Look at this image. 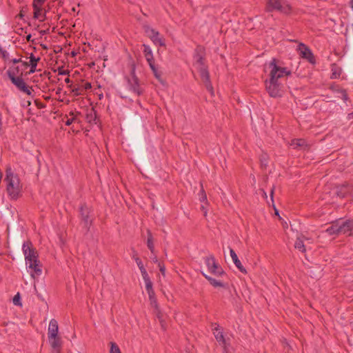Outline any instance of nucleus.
<instances>
[{"mask_svg": "<svg viewBox=\"0 0 353 353\" xmlns=\"http://www.w3.org/2000/svg\"><path fill=\"white\" fill-rule=\"evenodd\" d=\"M270 68L269 79L265 81L266 90L271 97H281L283 94V85L280 82L284 77L292 74L290 70L279 64V61L272 59L269 63Z\"/></svg>", "mask_w": 353, "mask_h": 353, "instance_id": "nucleus-1", "label": "nucleus"}, {"mask_svg": "<svg viewBox=\"0 0 353 353\" xmlns=\"http://www.w3.org/2000/svg\"><path fill=\"white\" fill-rule=\"evenodd\" d=\"M7 192L13 199H17L20 194L19 179L13 174L10 168L6 170Z\"/></svg>", "mask_w": 353, "mask_h": 353, "instance_id": "nucleus-2", "label": "nucleus"}, {"mask_svg": "<svg viewBox=\"0 0 353 353\" xmlns=\"http://www.w3.org/2000/svg\"><path fill=\"white\" fill-rule=\"evenodd\" d=\"M22 250L25 256L26 265H39V254L37 249L30 241L23 243Z\"/></svg>", "mask_w": 353, "mask_h": 353, "instance_id": "nucleus-3", "label": "nucleus"}, {"mask_svg": "<svg viewBox=\"0 0 353 353\" xmlns=\"http://www.w3.org/2000/svg\"><path fill=\"white\" fill-rule=\"evenodd\" d=\"M265 10L268 12L277 10L285 14H289L292 9L287 0H267Z\"/></svg>", "mask_w": 353, "mask_h": 353, "instance_id": "nucleus-4", "label": "nucleus"}, {"mask_svg": "<svg viewBox=\"0 0 353 353\" xmlns=\"http://www.w3.org/2000/svg\"><path fill=\"white\" fill-rule=\"evenodd\" d=\"M205 48L202 46H197L194 50V54L193 56L195 65L199 70L200 74H201V71L203 70H208V67L205 64Z\"/></svg>", "mask_w": 353, "mask_h": 353, "instance_id": "nucleus-5", "label": "nucleus"}, {"mask_svg": "<svg viewBox=\"0 0 353 353\" xmlns=\"http://www.w3.org/2000/svg\"><path fill=\"white\" fill-rule=\"evenodd\" d=\"M135 70V65L133 64L130 70V75L132 78L125 77V79L128 81L130 90L136 93L138 96H140L143 94V89L140 87L139 79L136 75Z\"/></svg>", "mask_w": 353, "mask_h": 353, "instance_id": "nucleus-6", "label": "nucleus"}, {"mask_svg": "<svg viewBox=\"0 0 353 353\" xmlns=\"http://www.w3.org/2000/svg\"><path fill=\"white\" fill-rule=\"evenodd\" d=\"M212 330L213 332V334L216 340V341L223 347V352L224 353H228V343L227 340L225 339L223 330L221 328V327L216 323H213L211 325Z\"/></svg>", "mask_w": 353, "mask_h": 353, "instance_id": "nucleus-7", "label": "nucleus"}, {"mask_svg": "<svg viewBox=\"0 0 353 353\" xmlns=\"http://www.w3.org/2000/svg\"><path fill=\"white\" fill-rule=\"evenodd\" d=\"M79 212L81 222L83 223L84 227L87 230H89L90 227L92 225V219L90 218V214L91 212L90 208L84 203L81 205Z\"/></svg>", "mask_w": 353, "mask_h": 353, "instance_id": "nucleus-8", "label": "nucleus"}, {"mask_svg": "<svg viewBox=\"0 0 353 353\" xmlns=\"http://www.w3.org/2000/svg\"><path fill=\"white\" fill-rule=\"evenodd\" d=\"M145 32L148 33V37L155 45H159L160 46H165L164 38L161 37L160 33L158 31L148 27L145 30Z\"/></svg>", "mask_w": 353, "mask_h": 353, "instance_id": "nucleus-9", "label": "nucleus"}, {"mask_svg": "<svg viewBox=\"0 0 353 353\" xmlns=\"http://www.w3.org/2000/svg\"><path fill=\"white\" fill-rule=\"evenodd\" d=\"M298 50H299L300 55L302 58L307 60L310 63H315L314 56L307 46L303 43H300L298 46Z\"/></svg>", "mask_w": 353, "mask_h": 353, "instance_id": "nucleus-10", "label": "nucleus"}, {"mask_svg": "<svg viewBox=\"0 0 353 353\" xmlns=\"http://www.w3.org/2000/svg\"><path fill=\"white\" fill-rule=\"evenodd\" d=\"M10 80L20 91L28 95H30L32 94L30 88L26 85L21 77H12Z\"/></svg>", "mask_w": 353, "mask_h": 353, "instance_id": "nucleus-11", "label": "nucleus"}, {"mask_svg": "<svg viewBox=\"0 0 353 353\" xmlns=\"http://www.w3.org/2000/svg\"><path fill=\"white\" fill-rule=\"evenodd\" d=\"M353 191V186L348 183L337 185L336 188V194L340 198L347 196Z\"/></svg>", "mask_w": 353, "mask_h": 353, "instance_id": "nucleus-12", "label": "nucleus"}, {"mask_svg": "<svg viewBox=\"0 0 353 353\" xmlns=\"http://www.w3.org/2000/svg\"><path fill=\"white\" fill-rule=\"evenodd\" d=\"M48 341L52 349V353H61L62 341L59 336L48 337Z\"/></svg>", "mask_w": 353, "mask_h": 353, "instance_id": "nucleus-13", "label": "nucleus"}, {"mask_svg": "<svg viewBox=\"0 0 353 353\" xmlns=\"http://www.w3.org/2000/svg\"><path fill=\"white\" fill-rule=\"evenodd\" d=\"M201 79L203 82L206 90L211 93L212 95L214 94V89L211 83L210 79V73L208 70H203L201 71V74H200Z\"/></svg>", "mask_w": 353, "mask_h": 353, "instance_id": "nucleus-14", "label": "nucleus"}, {"mask_svg": "<svg viewBox=\"0 0 353 353\" xmlns=\"http://www.w3.org/2000/svg\"><path fill=\"white\" fill-rule=\"evenodd\" d=\"M204 272L215 278L225 274V271L223 270L222 266H208L206 271Z\"/></svg>", "mask_w": 353, "mask_h": 353, "instance_id": "nucleus-15", "label": "nucleus"}, {"mask_svg": "<svg viewBox=\"0 0 353 353\" xmlns=\"http://www.w3.org/2000/svg\"><path fill=\"white\" fill-rule=\"evenodd\" d=\"M340 226V232L343 234H347L349 236L353 235V221L347 220L343 221Z\"/></svg>", "mask_w": 353, "mask_h": 353, "instance_id": "nucleus-16", "label": "nucleus"}, {"mask_svg": "<svg viewBox=\"0 0 353 353\" xmlns=\"http://www.w3.org/2000/svg\"><path fill=\"white\" fill-rule=\"evenodd\" d=\"M59 332L58 322L56 319H52L49 323L48 329V337L57 336Z\"/></svg>", "mask_w": 353, "mask_h": 353, "instance_id": "nucleus-17", "label": "nucleus"}, {"mask_svg": "<svg viewBox=\"0 0 353 353\" xmlns=\"http://www.w3.org/2000/svg\"><path fill=\"white\" fill-rule=\"evenodd\" d=\"M290 145L292 146L294 149H300L304 150L309 149V145L303 139H292Z\"/></svg>", "mask_w": 353, "mask_h": 353, "instance_id": "nucleus-18", "label": "nucleus"}, {"mask_svg": "<svg viewBox=\"0 0 353 353\" xmlns=\"http://www.w3.org/2000/svg\"><path fill=\"white\" fill-rule=\"evenodd\" d=\"M41 268V266H26V270L32 279H37L42 274L43 270Z\"/></svg>", "mask_w": 353, "mask_h": 353, "instance_id": "nucleus-19", "label": "nucleus"}, {"mask_svg": "<svg viewBox=\"0 0 353 353\" xmlns=\"http://www.w3.org/2000/svg\"><path fill=\"white\" fill-rule=\"evenodd\" d=\"M201 273L205 277V279L208 280L210 284L214 287H223V283L221 281H219L215 277H213L208 274L207 273L204 272V271H201Z\"/></svg>", "mask_w": 353, "mask_h": 353, "instance_id": "nucleus-20", "label": "nucleus"}, {"mask_svg": "<svg viewBox=\"0 0 353 353\" xmlns=\"http://www.w3.org/2000/svg\"><path fill=\"white\" fill-rule=\"evenodd\" d=\"M40 60L39 57L36 58L33 54H30L29 65L30 66L29 74H32L36 71L37 63Z\"/></svg>", "mask_w": 353, "mask_h": 353, "instance_id": "nucleus-21", "label": "nucleus"}, {"mask_svg": "<svg viewBox=\"0 0 353 353\" xmlns=\"http://www.w3.org/2000/svg\"><path fill=\"white\" fill-rule=\"evenodd\" d=\"M326 232L329 235H334L341 233L340 232V226L339 223H334L331 226L328 227L326 229Z\"/></svg>", "mask_w": 353, "mask_h": 353, "instance_id": "nucleus-22", "label": "nucleus"}, {"mask_svg": "<svg viewBox=\"0 0 353 353\" xmlns=\"http://www.w3.org/2000/svg\"><path fill=\"white\" fill-rule=\"evenodd\" d=\"M19 74H21L22 73L20 72V69H19V66L10 67L7 70V74H8V77L9 79L12 78V77H18L17 75Z\"/></svg>", "mask_w": 353, "mask_h": 353, "instance_id": "nucleus-23", "label": "nucleus"}, {"mask_svg": "<svg viewBox=\"0 0 353 353\" xmlns=\"http://www.w3.org/2000/svg\"><path fill=\"white\" fill-rule=\"evenodd\" d=\"M147 246L148 249L153 253L154 250V240L150 230H148Z\"/></svg>", "mask_w": 353, "mask_h": 353, "instance_id": "nucleus-24", "label": "nucleus"}, {"mask_svg": "<svg viewBox=\"0 0 353 353\" xmlns=\"http://www.w3.org/2000/svg\"><path fill=\"white\" fill-rule=\"evenodd\" d=\"M303 239H305L303 236L301 237H298L294 243L295 248L298 249L301 252H305V245L303 243Z\"/></svg>", "mask_w": 353, "mask_h": 353, "instance_id": "nucleus-25", "label": "nucleus"}, {"mask_svg": "<svg viewBox=\"0 0 353 353\" xmlns=\"http://www.w3.org/2000/svg\"><path fill=\"white\" fill-rule=\"evenodd\" d=\"M155 78L160 82H162L161 75L162 72L159 70L156 65H151L150 67Z\"/></svg>", "mask_w": 353, "mask_h": 353, "instance_id": "nucleus-26", "label": "nucleus"}, {"mask_svg": "<svg viewBox=\"0 0 353 353\" xmlns=\"http://www.w3.org/2000/svg\"><path fill=\"white\" fill-rule=\"evenodd\" d=\"M143 52L145 58L153 57L152 51L149 46H148L146 44H143Z\"/></svg>", "mask_w": 353, "mask_h": 353, "instance_id": "nucleus-27", "label": "nucleus"}, {"mask_svg": "<svg viewBox=\"0 0 353 353\" xmlns=\"http://www.w3.org/2000/svg\"><path fill=\"white\" fill-rule=\"evenodd\" d=\"M145 290L148 294V296H152L154 295V292L152 288V283L151 280L145 282Z\"/></svg>", "mask_w": 353, "mask_h": 353, "instance_id": "nucleus-28", "label": "nucleus"}, {"mask_svg": "<svg viewBox=\"0 0 353 353\" xmlns=\"http://www.w3.org/2000/svg\"><path fill=\"white\" fill-rule=\"evenodd\" d=\"M86 119H87L88 121L90 123H91L92 121H94V123H96L95 121L97 119V114H96V112L94 111V109H92L90 110V112L87 113Z\"/></svg>", "mask_w": 353, "mask_h": 353, "instance_id": "nucleus-29", "label": "nucleus"}, {"mask_svg": "<svg viewBox=\"0 0 353 353\" xmlns=\"http://www.w3.org/2000/svg\"><path fill=\"white\" fill-rule=\"evenodd\" d=\"M79 114H81V112H77L76 114H74L73 112H70V115L72 116V118L68 119L65 121V125H70L73 122L77 121V115H79Z\"/></svg>", "mask_w": 353, "mask_h": 353, "instance_id": "nucleus-30", "label": "nucleus"}, {"mask_svg": "<svg viewBox=\"0 0 353 353\" xmlns=\"http://www.w3.org/2000/svg\"><path fill=\"white\" fill-rule=\"evenodd\" d=\"M34 9V18L39 19L41 17L42 9L41 7L37 6L36 5H32Z\"/></svg>", "mask_w": 353, "mask_h": 353, "instance_id": "nucleus-31", "label": "nucleus"}, {"mask_svg": "<svg viewBox=\"0 0 353 353\" xmlns=\"http://www.w3.org/2000/svg\"><path fill=\"white\" fill-rule=\"evenodd\" d=\"M230 252L234 265H241L236 252L232 249H230Z\"/></svg>", "mask_w": 353, "mask_h": 353, "instance_id": "nucleus-32", "label": "nucleus"}, {"mask_svg": "<svg viewBox=\"0 0 353 353\" xmlns=\"http://www.w3.org/2000/svg\"><path fill=\"white\" fill-rule=\"evenodd\" d=\"M140 271L141 272V275L145 282L150 281V276L144 268V266H139Z\"/></svg>", "mask_w": 353, "mask_h": 353, "instance_id": "nucleus-33", "label": "nucleus"}, {"mask_svg": "<svg viewBox=\"0 0 353 353\" xmlns=\"http://www.w3.org/2000/svg\"><path fill=\"white\" fill-rule=\"evenodd\" d=\"M111 347L110 353H121L119 346L114 342L110 343Z\"/></svg>", "mask_w": 353, "mask_h": 353, "instance_id": "nucleus-34", "label": "nucleus"}, {"mask_svg": "<svg viewBox=\"0 0 353 353\" xmlns=\"http://www.w3.org/2000/svg\"><path fill=\"white\" fill-rule=\"evenodd\" d=\"M72 92L74 94V96H79L83 94V89L82 88H80L79 86L74 87L72 89Z\"/></svg>", "mask_w": 353, "mask_h": 353, "instance_id": "nucleus-35", "label": "nucleus"}, {"mask_svg": "<svg viewBox=\"0 0 353 353\" xmlns=\"http://www.w3.org/2000/svg\"><path fill=\"white\" fill-rule=\"evenodd\" d=\"M339 94H341V99L345 102H346L349 99L347 94V92H346L345 90H344V89H339Z\"/></svg>", "mask_w": 353, "mask_h": 353, "instance_id": "nucleus-36", "label": "nucleus"}, {"mask_svg": "<svg viewBox=\"0 0 353 353\" xmlns=\"http://www.w3.org/2000/svg\"><path fill=\"white\" fill-rule=\"evenodd\" d=\"M13 303L15 305H20L21 306L22 305V303L21 302L20 294L19 292H17V294L14 295V296L13 298Z\"/></svg>", "mask_w": 353, "mask_h": 353, "instance_id": "nucleus-37", "label": "nucleus"}, {"mask_svg": "<svg viewBox=\"0 0 353 353\" xmlns=\"http://www.w3.org/2000/svg\"><path fill=\"white\" fill-rule=\"evenodd\" d=\"M205 263L208 265H217L216 263L215 259L212 256H210L206 257V259H205Z\"/></svg>", "mask_w": 353, "mask_h": 353, "instance_id": "nucleus-38", "label": "nucleus"}, {"mask_svg": "<svg viewBox=\"0 0 353 353\" xmlns=\"http://www.w3.org/2000/svg\"><path fill=\"white\" fill-rule=\"evenodd\" d=\"M149 299H150L151 305L152 306H154L156 309H157L158 305H157V299H156L154 295H153L152 296H149Z\"/></svg>", "mask_w": 353, "mask_h": 353, "instance_id": "nucleus-39", "label": "nucleus"}, {"mask_svg": "<svg viewBox=\"0 0 353 353\" xmlns=\"http://www.w3.org/2000/svg\"><path fill=\"white\" fill-rule=\"evenodd\" d=\"M58 73L59 75H65L69 74V70H65L63 69V67L58 68Z\"/></svg>", "mask_w": 353, "mask_h": 353, "instance_id": "nucleus-40", "label": "nucleus"}, {"mask_svg": "<svg viewBox=\"0 0 353 353\" xmlns=\"http://www.w3.org/2000/svg\"><path fill=\"white\" fill-rule=\"evenodd\" d=\"M201 196L200 197V201L201 202L207 201L206 194L203 188L201 190Z\"/></svg>", "mask_w": 353, "mask_h": 353, "instance_id": "nucleus-41", "label": "nucleus"}, {"mask_svg": "<svg viewBox=\"0 0 353 353\" xmlns=\"http://www.w3.org/2000/svg\"><path fill=\"white\" fill-rule=\"evenodd\" d=\"M45 1L46 0H34L32 5H36L37 6L42 7Z\"/></svg>", "mask_w": 353, "mask_h": 353, "instance_id": "nucleus-42", "label": "nucleus"}, {"mask_svg": "<svg viewBox=\"0 0 353 353\" xmlns=\"http://www.w3.org/2000/svg\"><path fill=\"white\" fill-rule=\"evenodd\" d=\"M149 66L150 67L151 65H154L155 63H154V57H148V58H145Z\"/></svg>", "mask_w": 353, "mask_h": 353, "instance_id": "nucleus-43", "label": "nucleus"}, {"mask_svg": "<svg viewBox=\"0 0 353 353\" xmlns=\"http://www.w3.org/2000/svg\"><path fill=\"white\" fill-rule=\"evenodd\" d=\"M3 59L6 60L8 58V53L6 50H3L1 52H0Z\"/></svg>", "mask_w": 353, "mask_h": 353, "instance_id": "nucleus-44", "label": "nucleus"}, {"mask_svg": "<svg viewBox=\"0 0 353 353\" xmlns=\"http://www.w3.org/2000/svg\"><path fill=\"white\" fill-rule=\"evenodd\" d=\"M157 318L159 319V321H160V323H161V324L162 327H163V328H164L163 321V319H162L161 314H160V312H158V313H157Z\"/></svg>", "mask_w": 353, "mask_h": 353, "instance_id": "nucleus-45", "label": "nucleus"}, {"mask_svg": "<svg viewBox=\"0 0 353 353\" xmlns=\"http://www.w3.org/2000/svg\"><path fill=\"white\" fill-rule=\"evenodd\" d=\"M92 88V85H91V83H89V82H86L83 86V88H82L83 89V91L84 90H89Z\"/></svg>", "mask_w": 353, "mask_h": 353, "instance_id": "nucleus-46", "label": "nucleus"}, {"mask_svg": "<svg viewBox=\"0 0 353 353\" xmlns=\"http://www.w3.org/2000/svg\"><path fill=\"white\" fill-rule=\"evenodd\" d=\"M236 268H238L241 272L246 274L247 270L245 268V266H236Z\"/></svg>", "mask_w": 353, "mask_h": 353, "instance_id": "nucleus-47", "label": "nucleus"}, {"mask_svg": "<svg viewBox=\"0 0 353 353\" xmlns=\"http://www.w3.org/2000/svg\"><path fill=\"white\" fill-rule=\"evenodd\" d=\"M11 62L14 64H17V63L22 62V61L21 59H13L11 60Z\"/></svg>", "mask_w": 353, "mask_h": 353, "instance_id": "nucleus-48", "label": "nucleus"}, {"mask_svg": "<svg viewBox=\"0 0 353 353\" xmlns=\"http://www.w3.org/2000/svg\"><path fill=\"white\" fill-rule=\"evenodd\" d=\"M39 32L41 35L47 34L49 33V29L40 30Z\"/></svg>", "mask_w": 353, "mask_h": 353, "instance_id": "nucleus-49", "label": "nucleus"}, {"mask_svg": "<svg viewBox=\"0 0 353 353\" xmlns=\"http://www.w3.org/2000/svg\"><path fill=\"white\" fill-rule=\"evenodd\" d=\"M274 188H275L274 186H273L270 190V197H271V200L272 202H273V196H274Z\"/></svg>", "mask_w": 353, "mask_h": 353, "instance_id": "nucleus-50", "label": "nucleus"}, {"mask_svg": "<svg viewBox=\"0 0 353 353\" xmlns=\"http://www.w3.org/2000/svg\"><path fill=\"white\" fill-rule=\"evenodd\" d=\"M160 272L163 276H165V266H160Z\"/></svg>", "mask_w": 353, "mask_h": 353, "instance_id": "nucleus-51", "label": "nucleus"}, {"mask_svg": "<svg viewBox=\"0 0 353 353\" xmlns=\"http://www.w3.org/2000/svg\"><path fill=\"white\" fill-rule=\"evenodd\" d=\"M31 38H32V35L30 34H28L26 36V41L28 42H30V41L32 42L33 41L31 39Z\"/></svg>", "mask_w": 353, "mask_h": 353, "instance_id": "nucleus-52", "label": "nucleus"}, {"mask_svg": "<svg viewBox=\"0 0 353 353\" xmlns=\"http://www.w3.org/2000/svg\"><path fill=\"white\" fill-rule=\"evenodd\" d=\"M24 17V14L23 12V10H21L19 14L17 15V17L20 18V19H23Z\"/></svg>", "mask_w": 353, "mask_h": 353, "instance_id": "nucleus-53", "label": "nucleus"}, {"mask_svg": "<svg viewBox=\"0 0 353 353\" xmlns=\"http://www.w3.org/2000/svg\"><path fill=\"white\" fill-rule=\"evenodd\" d=\"M331 89L336 93H338L339 94V89H340L339 88H334V87H332Z\"/></svg>", "mask_w": 353, "mask_h": 353, "instance_id": "nucleus-54", "label": "nucleus"}, {"mask_svg": "<svg viewBox=\"0 0 353 353\" xmlns=\"http://www.w3.org/2000/svg\"><path fill=\"white\" fill-rule=\"evenodd\" d=\"M201 210L204 212V216H206V214H207V211H206V210H205V207H204L203 205H201Z\"/></svg>", "mask_w": 353, "mask_h": 353, "instance_id": "nucleus-55", "label": "nucleus"}, {"mask_svg": "<svg viewBox=\"0 0 353 353\" xmlns=\"http://www.w3.org/2000/svg\"><path fill=\"white\" fill-rule=\"evenodd\" d=\"M65 82L66 83H70L71 82V80L70 79L69 77H67L65 79Z\"/></svg>", "mask_w": 353, "mask_h": 353, "instance_id": "nucleus-56", "label": "nucleus"}, {"mask_svg": "<svg viewBox=\"0 0 353 353\" xmlns=\"http://www.w3.org/2000/svg\"><path fill=\"white\" fill-rule=\"evenodd\" d=\"M312 268H316V266H310V270L307 271V273L312 274V270H311Z\"/></svg>", "mask_w": 353, "mask_h": 353, "instance_id": "nucleus-57", "label": "nucleus"}, {"mask_svg": "<svg viewBox=\"0 0 353 353\" xmlns=\"http://www.w3.org/2000/svg\"><path fill=\"white\" fill-rule=\"evenodd\" d=\"M136 262L137 265H140L141 263V261L138 258L136 259Z\"/></svg>", "mask_w": 353, "mask_h": 353, "instance_id": "nucleus-58", "label": "nucleus"}, {"mask_svg": "<svg viewBox=\"0 0 353 353\" xmlns=\"http://www.w3.org/2000/svg\"><path fill=\"white\" fill-rule=\"evenodd\" d=\"M22 63H23V65L24 66H26V67H27V66H28V65H29V63H28V62L24 61V62H22Z\"/></svg>", "mask_w": 353, "mask_h": 353, "instance_id": "nucleus-59", "label": "nucleus"}, {"mask_svg": "<svg viewBox=\"0 0 353 353\" xmlns=\"http://www.w3.org/2000/svg\"><path fill=\"white\" fill-rule=\"evenodd\" d=\"M71 54H72V57H75V56H76V54H76V52H72V53H71Z\"/></svg>", "mask_w": 353, "mask_h": 353, "instance_id": "nucleus-60", "label": "nucleus"}, {"mask_svg": "<svg viewBox=\"0 0 353 353\" xmlns=\"http://www.w3.org/2000/svg\"><path fill=\"white\" fill-rule=\"evenodd\" d=\"M16 32H17V34H21V30H17L16 31Z\"/></svg>", "mask_w": 353, "mask_h": 353, "instance_id": "nucleus-61", "label": "nucleus"}, {"mask_svg": "<svg viewBox=\"0 0 353 353\" xmlns=\"http://www.w3.org/2000/svg\"><path fill=\"white\" fill-rule=\"evenodd\" d=\"M350 116L353 117V112L351 114H349V117L350 118Z\"/></svg>", "mask_w": 353, "mask_h": 353, "instance_id": "nucleus-62", "label": "nucleus"}, {"mask_svg": "<svg viewBox=\"0 0 353 353\" xmlns=\"http://www.w3.org/2000/svg\"><path fill=\"white\" fill-rule=\"evenodd\" d=\"M18 30L23 31V28H19V29H18Z\"/></svg>", "mask_w": 353, "mask_h": 353, "instance_id": "nucleus-63", "label": "nucleus"}, {"mask_svg": "<svg viewBox=\"0 0 353 353\" xmlns=\"http://www.w3.org/2000/svg\"><path fill=\"white\" fill-rule=\"evenodd\" d=\"M3 49L0 46V52H1Z\"/></svg>", "mask_w": 353, "mask_h": 353, "instance_id": "nucleus-64", "label": "nucleus"}]
</instances>
